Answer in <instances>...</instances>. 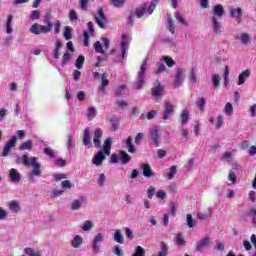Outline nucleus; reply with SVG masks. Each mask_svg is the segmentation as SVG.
<instances>
[{
    "label": "nucleus",
    "instance_id": "20",
    "mask_svg": "<svg viewBox=\"0 0 256 256\" xmlns=\"http://www.w3.org/2000/svg\"><path fill=\"white\" fill-rule=\"evenodd\" d=\"M209 245H211L209 238H203L200 242L197 243L196 251L201 252L205 247H209Z\"/></svg>",
    "mask_w": 256,
    "mask_h": 256
},
{
    "label": "nucleus",
    "instance_id": "59",
    "mask_svg": "<svg viewBox=\"0 0 256 256\" xmlns=\"http://www.w3.org/2000/svg\"><path fill=\"white\" fill-rule=\"evenodd\" d=\"M189 79L191 83H197V74L195 73V68H192L189 74Z\"/></svg>",
    "mask_w": 256,
    "mask_h": 256
},
{
    "label": "nucleus",
    "instance_id": "37",
    "mask_svg": "<svg viewBox=\"0 0 256 256\" xmlns=\"http://www.w3.org/2000/svg\"><path fill=\"white\" fill-rule=\"evenodd\" d=\"M174 17L176 21H178V23H180L181 25H184V27H187L189 25V23L186 22L185 18H183V15H181V13L175 12Z\"/></svg>",
    "mask_w": 256,
    "mask_h": 256
},
{
    "label": "nucleus",
    "instance_id": "64",
    "mask_svg": "<svg viewBox=\"0 0 256 256\" xmlns=\"http://www.w3.org/2000/svg\"><path fill=\"white\" fill-rule=\"evenodd\" d=\"M155 187L153 186H150L148 189H147V197L148 199H153V195H155Z\"/></svg>",
    "mask_w": 256,
    "mask_h": 256
},
{
    "label": "nucleus",
    "instance_id": "55",
    "mask_svg": "<svg viewBox=\"0 0 256 256\" xmlns=\"http://www.w3.org/2000/svg\"><path fill=\"white\" fill-rule=\"evenodd\" d=\"M71 59V55L69 54V52L64 53L63 57H62V63L61 66L65 67V65H67V62H69Z\"/></svg>",
    "mask_w": 256,
    "mask_h": 256
},
{
    "label": "nucleus",
    "instance_id": "36",
    "mask_svg": "<svg viewBox=\"0 0 256 256\" xmlns=\"http://www.w3.org/2000/svg\"><path fill=\"white\" fill-rule=\"evenodd\" d=\"M73 33V29L71 28V26H66L64 28V32H63V37L64 39H66V41H69L70 39H72V34Z\"/></svg>",
    "mask_w": 256,
    "mask_h": 256
},
{
    "label": "nucleus",
    "instance_id": "3",
    "mask_svg": "<svg viewBox=\"0 0 256 256\" xmlns=\"http://www.w3.org/2000/svg\"><path fill=\"white\" fill-rule=\"evenodd\" d=\"M147 69H148L147 59H144L137 75L136 89L138 90L143 89V86L145 85V74L147 73Z\"/></svg>",
    "mask_w": 256,
    "mask_h": 256
},
{
    "label": "nucleus",
    "instance_id": "57",
    "mask_svg": "<svg viewBox=\"0 0 256 256\" xmlns=\"http://www.w3.org/2000/svg\"><path fill=\"white\" fill-rule=\"evenodd\" d=\"M228 180L231 181L233 183V185H235V183H237V176L235 175V172L233 170L229 171Z\"/></svg>",
    "mask_w": 256,
    "mask_h": 256
},
{
    "label": "nucleus",
    "instance_id": "7",
    "mask_svg": "<svg viewBox=\"0 0 256 256\" xmlns=\"http://www.w3.org/2000/svg\"><path fill=\"white\" fill-rule=\"evenodd\" d=\"M174 113H175V104L172 103L171 101H167L164 104V111L162 114L163 121H167V119H171Z\"/></svg>",
    "mask_w": 256,
    "mask_h": 256
},
{
    "label": "nucleus",
    "instance_id": "44",
    "mask_svg": "<svg viewBox=\"0 0 256 256\" xmlns=\"http://www.w3.org/2000/svg\"><path fill=\"white\" fill-rule=\"evenodd\" d=\"M87 117H88L89 121H93V119H95V117H97V111H95V107L92 106V107L88 108Z\"/></svg>",
    "mask_w": 256,
    "mask_h": 256
},
{
    "label": "nucleus",
    "instance_id": "13",
    "mask_svg": "<svg viewBox=\"0 0 256 256\" xmlns=\"http://www.w3.org/2000/svg\"><path fill=\"white\" fill-rule=\"evenodd\" d=\"M87 203V198L85 196H80L78 199H75L70 204L71 211H79L83 204Z\"/></svg>",
    "mask_w": 256,
    "mask_h": 256
},
{
    "label": "nucleus",
    "instance_id": "45",
    "mask_svg": "<svg viewBox=\"0 0 256 256\" xmlns=\"http://www.w3.org/2000/svg\"><path fill=\"white\" fill-rule=\"evenodd\" d=\"M176 243L179 247L185 246V236L181 233L176 235Z\"/></svg>",
    "mask_w": 256,
    "mask_h": 256
},
{
    "label": "nucleus",
    "instance_id": "23",
    "mask_svg": "<svg viewBox=\"0 0 256 256\" xmlns=\"http://www.w3.org/2000/svg\"><path fill=\"white\" fill-rule=\"evenodd\" d=\"M224 14H225V10L223 9V5L217 4L216 6H214V9H213L214 17H218V19H221V17H223Z\"/></svg>",
    "mask_w": 256,
    "mask_h": 256
},
{
    "label": "nucleus",
    "instance_id": "62",
    "mask_svg": "<svg viewBox=\"0 0 256 256\" xmlns=\"http://www.w3.org/2000/svg\"><path fill=\"white\" fill-rule=\"evenodd\" d=\"M111 3L113 5V7H123V5H125V0H111Z\"/></svg>",
    "mask_w": 256,
    "mask_h": 256
},
{
    "label": "nucleus",
    "instance_id": "10",
    "mask_svg": "<svg viewBox=\"0 0 256 256\" xmlns=\"http://www.w3.org/2000/svg\"><path fill=\"white\" fill-rule=\"evenodd\" d=\"M17 145V136H12L11 139L5 144L3 151H2V157H7L9 153H11V150L13 147Z\"/></svg>",
    "mask_w": 256,
    "mask_h": 256
},
{
    "label": "nucleus",
    "instance_id": "19",
    "mask_svg": "<svg viewBox=\"0 0 256 256\" xmlns=\"http://www.w3.org/2000/svg\"><path fill=\"white\" fill-rule=\"evenodd\" d=\"M251 77V70H244L240 75L238 76V83L237 85H244L245 81Z\"/></svg>",
    "mask_w": 256,
    "mask_h": 256
},
{
    "label": "nucleus",
    "instance_id": "52",
    "mask_svg": "<svg viewBox=\"0 0 256 256\" xmlns=\"http://www.w3.org/2000/svg\"><path fill=\"white\" fill-rule=\"evenodd\" d=\"M93 229V223L91 220H87L82 225V231H91Z\"/></svg>",
    "mask_w": 256,
    "mask_h": 256
},
{
    "label": "nucleus",
    "instance_id": "25",
    "mask_svg": "<svg viewBox=\"0 0 256 256\" xmlns=\"http://www.w3.org/2000/svg\"><path fill=\"white\" fill-rule=\"evenodd\" d=\"M119 159L123 163V165H127V163H129V161H131V156H129L125 150H120L119 151Z\"/></svg>",
    "mask_w": 256,
    "mask_h": 256
},
{
    "label": "nucleus",
    "instance_id": "24",
    "mask_svg": "<svg viewBox=\"0 0 256 256\" xmlns=\"http://www.w3.org/2000/svg\"><path fill=\"white\" fill-rule=\"evenodd\" d=\"M142 171L144 177H155V173H153V170H151V165L149 164H142Z\"/></svg>",
    "mask_w": 256,
    "mask_h": 256
},
{
    "label": "nucleus",
    "instance_id": "51",
    "mask_svg": "<svg viewBox=\"0 0 256 256\" xmlns=\"http://www.w3.org/2000/svg\"><path fill=\"white\" fill-rule=\"evenodd\" d=\"M186 221L190 229H193V227H195V223H197V221L193 220V216L191 214L187 215Z\"/></svg>",
    "mask_w": 256,
    "mask_h": 256
},
{
    "label": "nucleus",
    "instance_id": "12",
    "mask_svg": "<svg viewBox=\"0 0 256 256\" xmlns=\"http://www.w3.org/2000/svg\"><path fill=\"white\" fill-rule=\"evenodd\" d=\"M183 75H185V70H183L182 68H177L175 79H174L175 89H179V86L183 85V81H185V78L183 77Z\"/></svg>",
    "mask_w": 256,
    "mask_h": 256
},
{
    "label": "nucleus",
    "instance_id": "35",
    "mask_svg": "<svg viewBox=\"0 0 256 256\" xmlns=\"http://www.w3.org/2000/svg\"><path fill=\"white\" fill-rule=\"evenodd\" d=\"M13 23V15H8L7 18V22H6V33H8V35H11V33H13V27H11Z\"/></svg>",
    "mask_w": 256,
    "mask_h": 256
},
{
    "label": "nucleus",
    "instance_id": "30",
    "mask_svg": "<svg viewBox=\"0 0 256 256\" xmlns=\"http://www.w3.org/2000/svg\"><path fill=\"white\" fill-rule=\"evenodd\" d=\"M161 250L158 251L157 256H167L169 255V246L165 242L160 243Z\"/></svg>",
    "mask_w": 256,
    "mask_h": 256
},
{
    "label": "nucleus",
    "instance_id": "42",
    "mask_svg": "<svg viewBox=\"0 0 256 256\" xmlns=\"http://www.w3.org/2000/svg\"><path fill=\"white\" fill-rule=\"evenodd\" d=\"M158 4H159V0H152L150 5L148 6V10H147L148 15H153V12L155 11V8L157 7Z\"/></svg>",
    "mask_w": 256,
    "mask_h": 256
},
{
    "label": "nucleus",
    "instance_id": "53",
    "mask_svg": "<svg viewBox=\"0 0 256 256\" xmlns=\"http://www.w3.org/2000/svg\"><path fill=\"white\" fill-rule=\"evenodd\" d=\"M41 18V12L38 10H33L30 14L31 21H37V19Z\"/></svg>",
    "mask_w": 256,
    "mask_h": 256
},
{
    "label": "nucleus",
    "instance_id": "26",
    "mask_svg": "<svg viewBox=\"0 0 256 256\" xmlns=\"http://www.w3.org/2000/svg\"><path fill=\"white\" fill-rule=\"evenodd\" d=\"M44 23L47 28L53 31V22H51V10H47L44 15Z\"/></svg>",
    "mask_w": 256,
    "mask_h": 256
},
{
    "label": "nucleus",
    "instance_id": "46",
    "mask_svg": "<svg viewBox=\"0 0 256 256\" xmlns=\"http://www.w3.org/2000/svg\"><path fill=\"white\" fill-rule=\"evenodd\" d=\"M212 23H213V31H215V33H219L221 29V24L217 21V17L215 16L212 17Z\"/></svg>",
    "mask_w": 256,
    "mask_h": 256
},
{
    "label": "nucleus",
    "instance_id": "43",
    "mask_svg": "<svg viewBox=\"0 0 256 256\" xmlns=\"http://www.w3.org/2000/svg\"><path fill=\"white\" fill-rule=\"evenodd\" d=\"M84 63H85V56L80 55V56L77 58L76 62H75V67H76V69H83Z\"/></svg>",
    "mask_w": 256,
    "mask_h": 256
},
{
    "label": "nucleus",
    "instance_id": "31",
    "mask_svg": "<svg viewBox=\"0 0 256 256\" xmlns=\"http://www.w3.org/2000/svg\"><path fill=\"white\" fill-rule=\"evenodd\" d=\"M146 12H147V4H144L140 8H137L135 10L134 15H136L138 19H141V17L144 16Z\"/></svg>",
    "mask_w": 256,
    "mask_h": 256
},
{
    "label": "nucleus",
    "instance_id": "16",
    "mask_svg": "<svg viewBox=\"0 0 256 256\" xmlns=\"http://www.w3.org/2000/svg\"><path fill=\"white\" fill-rule=\"evenodd\" d=\"M101 137H103V130H101V128H96L93 136V143L96 149L101 147Z\"/></svg>",
    "mask_w": 256,
    "mask_h": 256
},
{
    "label": "nucleus",
    "instance_id": "38",
    "mask_svg": "<svg viewBox=\"0 0 256 256\" xmlns=\"http://www.w3.org/2000/svg\"><path fill=\"white\" fill-rule=\"evenodd\" d=\"M181 123L183 125H187V123H189V111L187 109H184L181 112Z\"/></svg>",
    "mask_w": 256,
    "mask_h": 256
},
{
    "label": "nucleus",
    "instance_id": "8",
    "mask_svg": "<svg viewBox=\"0 0 256 256\" xmlns=\"http://www.w3.org/2000/svg\"><path fill=\"white\" fill-rule=\"evenodd\" d=\"M105 241V234L104 233H98L94 236L92 241V250L94 253H100L101 246L99 243H103Z\"/></svg>",
    "mask_w": 256,
    "mask_h": 256
},
{
    "label": "nucleus",
    "instance_id": "49",
    "mask_svg": "<svg viewBox=\"0 0 256 256\" xmlns=\"http://www.w3.org/2000/svg\"><path fill=\"white\" fill-rule=\"evenodd\" d=\"M175 175H177V166L173 165L170 167L167 177L168 179H174Z\"/></svg>",
    "mask_w": 256,
    "mask_h": 256
},
{
    "label": "nucleus",
    "instance_id": "47",
    "mask_svg": "<svg viewBox=\"0 0 256 256\" xmlns=\"http://www.w3.org/2000/svg\"><path fill=\"white\" fill-rule=\"evenodd\" d=\"M162 61L166 63L167 67H173L175 65V60L169 56H163Z\"/></svg>",
    "mask_w": 256,
    "mask_h": 256
},
{
    "label": "nucleus",
    "instance_id": "15",
    "mask_svg": "<svg viewBox=\"0 0 256 256\" xmlns=\"http://www.w3.org/2000/svg\"><path fill=\"white\" fill-rule=\"evenodd\" d=\"M83 146L87 147V149H91V147H93V143L91 142V129L90 128L84 129Z\"/></svg>",
    "mask_w": 256,
    "mask_h": 256
},
{
    "label": "nucleus",
    "instance_id": "41",
    "mask_svg": "<svg viewBox=\"0 0 256 256\" xmlns=\"http://www.w3.org/2000/svg\"><path fill=\"white\" fill-rule=\"evenodd\" d=\"M233 111V104H231V102H227L224 107V113L228 115V117H231V115H233Z\"/></svg>",
    "mask_w": 256,
    "mask_h": 256
},
{
    "label": "nucleus",
    "instance_id": "1",
    "mask_svg": "<svg viewBox=\"0 0 256 256\" xmlns=\"http://www.w3.org/2000/svg\"><path fill=\"white\" fill-rule=\"evenodd\" d=\"M21 163H23L25 167H33L31 172L28 174L30 179H33V177H39L41 175V164L39 163L38 157H29L28 155H23L22 157H18L16 159L17 165H21Z\"/></svg>",
    "mask_w": 256,
    "mask_h": 256
},
{
    "label": "nucleus",
    "instance_id": "34",
    "mask_svg": "<svg viewBox=\"0 0 256 256\" xmlns=\"http://www.w3.org/2000/svg\"><path fill=\"white\" fill-rule=\"evenodd\" d=\"M9 209L12 213H19V211H21V206L19 205V202L11 201L9 203Z\"/></svg>",
    "mask_w": 256,
    "mask_h": 256
},
{
    "label": "nucleus",
    "instance_id": "9",
    "mask_svg": "<svg viewBox=\"0 0 256 256\" xmlns=\"http://www.w3.org/2000/svg\"><path fill=\"white\" fill-rule=\"evenodd\" d=\"M159 126H152L149 129V136L148 139L154 142L155 147H159Z\"/></svg>",
    "mask_w": 256,
    "mask_h": 256
},
{
    "label": "nucleus",
    "instance_id": "2",
    "mask_svg": "<svg viewBox=\"0 0 256 256\" xmlns=\"http://www.w3.org/2000/svg\"><path fill=\"white\" fill-rule=\"evenodd\" d=\"M111 145H113V140L109 137L103 143V150L98 151L92 158L93 165H96V167L103 165V162L107 158L106 155H111Z\"/></svg>",
    "mask_w": 256,
    "mask_h": 256
},
{
    "label": "nucleus",
    "instance_id": "33",
    "mask_svg": "<svg viewBox=\"0 0 256 256\" xmlns=\"http://www.w3.org/2000/svg\"><path fill=\"white\" fill-rule=\"evenodd\" d=\"M33 149V141L27 140L26 142L22 143L19 147V151H31Z\"/></svg>",
    "mask_w": 256,
    "mask_h": 256
},
{
    "label": "nucleus",
    "instance_id": "11",
    "mask_svg": "<svg viewBox=\"0 0 256 256\" xmlns=\"http://www.w3.org/2000/svg\"><path fill=\"white\" fill-rule=\"evenodd\" d=\"M87 27H88V31L83 32L84 47H89V35L90 37L95 36V29L93 28V22H88Z\"/></svg>",
    "mask_w": 256,
    "mask_h": 256
},
{
    "label": "nucleus",
    "instance_id": "40",
    "mask_svg": "<svg viewBox=\"0 0 256 256\" xmlns=\"http://www.w3.org/2000/svg\"><path fill=\"white\" fill-rule=\"evenodd\" d=\"M240 41L242 45H249V43H251V36L247 33H243L240 35Z\"/></svg>",
    "mask_w": 256,
    "mask_h": 256
},
{
    "label": "nucleus",
    "instance_id": "48",
    "mask_svg": "<svg viewBox=\"0 0 256 256\" xmlns=\"http://www.w3.org/2000/svg\"><path fill=\"white\" fill-rule=\"evenodd\" d=\"M94 49L96 53H100L101 55H105V50L103 49V46L101 45V42L97 41L94 43Z\"/></svg>",
    "mask_w": 256,
    "mask_h": 256
},
{
    "label": "nucleus",
    "instance_id": "32",
    "mask_svg": "<svg viewBox=\"0 0 256 256\" xmlns=\"http://www.w3.org/2000/svg\"><path fill=\"white\" fill-rule=\"evenodd\" d=\"M44 155L50 157V159H55L57 157V151L53 150L51 147H45L43 150Z\"/></svg>",
    "mask_w": 256,
    "mask_h": 256
},
{
    "label": "nucleus",
    "instance_id": "39",
    "mask_svg": "<svg viewBox=\"0 0 256 256\" xmlns=\"http://www.w3.org/2000/svg\"><path fill=\"white\" fill-rule=\"evenodd\" d=\"M166 67L165 64H163V60H160L159 62L156 63V75H161L165 71Z\"/></svg>",
    "mask_w": 256,
    "mask_h": 256
},
{
    "label": "nucleus",
    "instance_id": "4",
    "mask_svg": "<svg viewBox=\"0 0 256 256\" xmlns=\"http://www.w3.org/2000/svg\"><path fill=\"white\" fill-rule=\"evenodd\" d=\"M163 91H165V86L161 85L159 80H155L152 87V97L155 101H161L163 97Z\"/></svg>",
    "mask_w": 256,
    "mask_h": 256
},
{
    "label": "nucleus",
    "instance_id": "22",
    "mask_svg": "<svg viewBox=\"0 0 256 256\" xmlns=\"http://www.w3.org/2000/svg\"><path fill=\"white\" fill-rule=\"evenodd\" d=\"M70 245L74 248V249H79V247H81V245H83V237H81V235H76L70 242Z\"/></svg>",
    "mask_w": 256,
    "mask_h": 256
},
{
    "label": "nucleus",
    "instance_id": "21",
    "mask_svg": "<svg viewBox=\"0 0 256 256\" xmlns=\"http://www.w3.org/2000/svg\"><path fill=\"white\" fill-rule=\"evenodd\" d=\"M114 241L119 243V245H123L125 243V236H123V232L121 229H116L114 232Z\"/></svg>",
    "mask_w": 256,
    "mask_h": 256
},
{
    "label": "nucleus",
    "instance_id": "63",
    "mask_svg": "<svg viewBox=\"0 0 256 256\" xmlns=\"http://www.w3.org/2000/svg\"><path fill=\"white\" fill-rule=\"evenodd\" d=\"M125 231V235L128 239H133L135 236L133 235V230H131V228L129 227H125L124 228Z\"/></svg>",
    "mask_w": 256,
    "mask_h": 256
},
{
    "label": "nucleus",
    "instance_id": "6",
    "mask_svg": "<svg viewBox=\"0 0 256 256\" xmlns=\"http://www.w3.org/2000/svg\"><path fill=\"white\" fill-rule=\"evenodd\" d=\"M95 22L100 27V29H107V16H105V12L103 11V8H99L97 15L94 16Z\"/></svg>",
    "mask_w": 256,
    "mask_h": 256
},
{
    "label": "nucleus",
    "instance_id": "56",
    "mask_svg": "<svg viewBox=\"0 0 256 256\" xmlns=\"http://www.w3.org/2000/svg\"><path fill=\"white\" fill-rule=\"evenodd\" d=\"M79 4L82 11H87V9H89V0H79Z\"/></svg>",
    "mask_w": 256,
    "mask_h": 256
},
{
    "label": "nucleus",
    "instance_id": "58",
    "mask_svg": "<svg viewBox=\"0 0 256 256\" xmlns=\"http://www.w3.org/2000/svg\"><path fill=\"white\" fill-rule=\"evenodd\" d=\"M249 217H252L253 225H256V208H251L248 212Z\"/></svg>",
    "mask_w": 256,
    "mask_h": 256
},
{
    "label": "nucleus",
    "instance_id": "60",
    "mask_svg": "<svg viewBox=\"0 0 256 256\" xmlns=\"http://www.w3.org/2000/svg\"><path fill=\"white\" fill-rule=\"evenodd\" d=\"M62 189H71L73 187V183L70 180H64L61 182Z\"/></svg>",
    "mask_w": 256,
    "mask_h": 256
},
{
    "label": "nucleus",
    "instance_id": "5",
    "mask_svg": "<svg viewBox=\"0 0 256 256\" xmlns=\"http://www.w3.org/2000/svg\"><path fill=\"white\" fill-rule=\"evenodd\" d=\"M30 33H32V35H47V33H51L50 28H48L46 25H41L39 23H34L30 29H29Z\"/></svg>",
    "mask_w": 256,
    "mask_h": 256
},
{
    "label": "nucleus",
    "instance_id": "29",
    "mask_svg": "<svg viewBox=\"0 0 256 256\" xmlns=\"http://www.w3.org/2000/svg\"><path fill=\"white\" fill-rule=\"evenodd\" d=\"M126 148L128 150V153H137V150L135 149V146H133V138L129 136L126 140Z\"/></svg>",
    "mask_w": 256,
    "mask_h": 256
},
{
    "label": "nucleus",
    "instance_id": "27",
    "mask_svg": "<svg viewBox=\"0 0 256 256\" xmlns=\"http://www.w3.org/2000/svg\"><path fill=\"white\" fill-rule=\"evenodd\" d=\"M109 87V74L107 72L101 75V89L105 91Z\"/></svg>",
    "mask_w": 256,
    "mask_h": 256
},
{
    "label": "nucleus",
    "instance_id": "17",
    "mask_svg": "<svg viewBox=\"0 0 256 256\" xmlns=\"http://www.w3.org/2000/svg\"><path fill=\"white\" fill-rule=\"evenodd\" d=\"M8 177L12 183H19L21 181V173L15 168L9 170Z\"/></svg>",
    "mask_w": 256,
    "mask_h": 256
},
{
    "label": "nucleus",
    "instance_id": "61",
    "mask_svg": "<svg viewBox=\"0 0 256 256\" xmlns=\"http://www.w3.org/2000/svg\"><path fill=\"white\" fill-rule=\"evenodd\" d=\"M55 165L57 167H65V165H67V160H65L63 158H58L55 160Z\"/></svg>",
    "mask_w": 256,
    "mask_h": 256
},
{
    "label": "nucleus",
    "instance_id": "18",
    "mask_svg": "<svg viewBox=\"0 0 256 256\" xmlns=\"http://www.w3.org/2000/svg\"><path fill=\"white\" fill-rule=\"evenodd\" d=\"M230 15L233 19H236L237 23H241V17L243 15V10L241 8H231Z\"/></svg>",
    "mask_w": 256,
    "mask_h": 256
},
{
    "label": "nucleus",
    "instance_id": "28",
    "mask_svg": "<svg viewBox=\"0 0 256 256\" xmlns=\"http://www.w3.org/2000/svg\"><path fill=\"white\" fill-rule=\"evenodd\" d=\"M61 47H63V43H61L60 40H56L55 49H54V53H53L54 59H59V57H61V54H60Z\"/></svg>",
    "mask_w": 256,
    "mask_h": 256
},
{
    "label": "nucleus",
    "instance_id": "50",
    "mask_svg": "<svg viewBox=\"0 0 256 256\" xmlns=\"http://www.w3.org/2000/svg\"><path fill=\"white\" fill-rule=\"evenodd\" d=\"M168 29L172 35H175V23H173V18L171 16L168 17Z\"/></svg>",
    "mask_w": 256,
    "mask_h": 256
},
{
    "label": "nucleus",
    "instance_id": "14",
    "mask_svg": "<svg viewBox=\"0 0 256 256\" xmlns=\"http://www.w3.org/2000/svg\"><path fill=\"white\" fill-rule=\"evenodd\" d=\"M130 41H131V39L129 38V36H127V34H123L122 35L121 49H122V57H123V59H125V57H127V51L129 49Z\"/></svg>",
    "mask_w": 256,
    "mask_h": 256
},
{
    "label": "nucleus",
    "instance_id": "54",
    "mask_svg": "<svg viewBox=\"0 0 256 256\" xmlns=\"http://www.w3.org/2000/svg\"><path fill=\"white\" fill-rule=\"evenodd\" d=\"M211 80H212V85H213L214 87H219V83H220V81H221V78L219 77L218 74L212 75Z\"/></svg>",
    "mask_w": 256,
    "mask_h": 256
}]
</instances>
